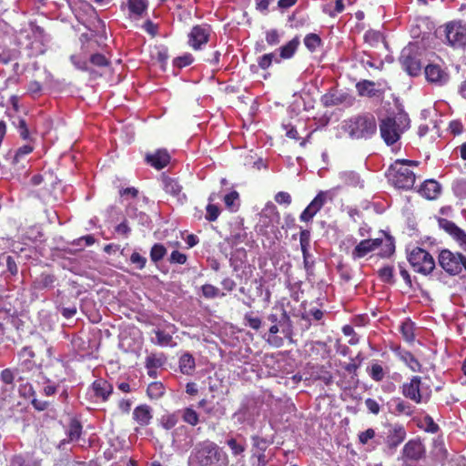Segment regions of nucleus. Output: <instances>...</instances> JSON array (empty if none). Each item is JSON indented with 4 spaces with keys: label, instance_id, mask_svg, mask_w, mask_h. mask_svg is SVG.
Masks as SVG:
<instances>
[{
    "label": "nucleus",
    "instance_id": "obj_1",
    "mask_svg": "<svg viewBox=\"0 0 466 466\" xmlns=\"http://www.w3.org/2000/svg\"><path fill=\"white\" fill-rule=\"evenodd\" d=\"M188 466H228V457L223 449L210 440L197 442L188 456Z\"/></svg>",
    "mask_w": 466,
    "mask_h": 466
},
{
    "label": "nucleus",
    "instance_id": "obj_2",
    "mask_svg": "<svg viewBox=\"0 0 466 466\" xmlns=\"http://www.w3.org/2000/svg\"><path fill=\"white\" fill-rule=\"evenodd\" d=\"M417 165L418 163L412 160H396L388 169L387 177L389 181L399 189H411L415 183L416 176L409 167Z\"/></svg>",
    "mask_w": 466,
    "mask_h": 466
},
{
    "label": "nucleus",
    "instance_id": "obj_3",
    "mask_svg": "<svg viewBox=\"0 0 466 466\" xmlns=\"http://www.w3.org/2000/svg\"><path fill=\"white\" fill-rule=\"evenodd\" d=\"M346 130L352 138H370L377 132L376 118L370 112L354 116L346 121Z\"/></svg>",
    "mask_w": 466,
    "mask_h": 466
},
{
    "label": "nucleus",
    "instance_id": "obj_4",
    "mask_svg": "<svg viewBox=\"0 0 466 466\" xmlns=\"http://www.w3.org/2000/svg\"><path fill=\"white\" fill-rule=\"evenodd\" d=\"M79 40L81 43L80 52L71 55L70 61L78 70L87 72L90 69L87 58L94 53L103 51L105 46H101L96 36L93 35L82 34Z\"/></svg>",
    "mask_w": 466,
    "mask_h": 466
},
{
    "label": "nucleus",
    "instance_id": "obj_5",
    "mask_svg": "<svg viewBox=\"0 0 466 466\" xmlns=\"http://www.w3.org/2000/svg\"><path fill=\"white\" fill-rule=\"evenodd\" d=\"M439 265L451 276L459 275L462 269L466 270V257L460 252L442 249L438 257Z\"/></svg>",
    "mask_w": 466,
    "mask_h": 466
},
{
    "label": "nucleus",
    "instance_id": "obj_6",
    "mask_svg": "<svg viewBox=\"0 0 466 466\" xmlns=\"http://www.w3.org/2000/svg\"><path fill=\"white\" fill-rule=\"evenodd\" d=\"M408 260L414 271L428 275L435 268L433 257L425 249L416 247L408 255Z\"/></svg>",
    "mask_w": 466,
    "mask_h": 466
},
{
    "label": "nucleus",
    "instance_id": "obj_7",
    "mask_svg": "<svg viewBox=\"0 0 466 466\" xmlns=\"http://www.w3.org/2000/svg\"><path fill=\"white\" fill-rule=\"evenodd\" d=\"M421 385V377L412 376L409 381L402 383L400 390L405 399H408L416 404H420L422 402H428L431 398V391L424 394L422 392Z\"/></svg>",
    "mask_w": 466,
    "mask_h": 466
},
{
    "label": "nucleus",
    "instance_id": "obj_8",
    "mask_svg": "<svg viewBox=\"0 0 466 466\" xmlns=\"http://www.w3.org/2000/svg\"><path fill=\"white\" fill-rule=\"evenodd\" d=\"M380 132L384 142L390 146L400 138L402 129L394 117L388 116L380 121Z\"/></svg>",
    "mask_w": 466,
    "mask_h": 466
},
{
    "label": "nucleus",
    "instance_id": "obj_9",
    "mask_svg": "<svg viewBox=\"0 0 466 466\" xmlns=\"http://www.w3.org/2000/svg\"><path fill=\"white\" fill-rule=\"evenodd\" d=\"M426 457V447L420 438L408 441L401 451L402 461L418 462Z\"/></svg>",
    "mask_w": 466,
    "mask_h": 466
},
{
    "label": "nucleus",
    "instance_id": "obj_10",
    "mask_svg": "<svg viewBox=\"0 0 466 466\" xmlns=\"http://www.w3.org/2000/svg\"><path fill=\"white\" fill-rule=\"evenodd\" d=\"M445 34L451 46L460 48L466 46V25L461 22H450L446 25Z\"/></svg>",
    "mask_w": 466,
    "mask_h": 466
},
{
    "label": "nucleus",
    "instance_id": "obj_11",
    "mask_svg": "<svg viewBox=\"0 0 466 466\" xmlns=\"http://www.w3.org/2000/svg\"><path fill=\"white\" fill-rule=\"evenodd\" d=\"M386 82H374L368 79H363L356 84V90L360 96L367 97H379L384 95L386 88Z\"/></svg>",
    "mask_w": 466,
    "mask_h": 466
},
{
    "label": "nucleus",
    "instance_id": "obj_12",
    "mask_svg": "<svg viewBox=\"0 0 466 466\" xmlns=\"http://www.w3.org/2000/svg\"><path fill=\"white\" fill-rule=\"evenodd\" d=\"M210 36V27L207 25H194L188 34V46L194 50H199L206 45Z\"/></svg>",
    "mask_w": 466,
    "mask_h": 466
},
{
    "label": "nucleus",
    "instance_id": "obj_13",
    "mask_svg": "<svg viewBox=\"0 0 466 466\" xmlns=\"http://www.w3.org/2000/svg\"><path fill=\"white\" fill-rule=\"evenodd\" d=\"M440 228L448 233L459 245V247L466 252V232L459 228L454 222L444 218H438Z\"/></svg>",
    "mask_w": 466,
    "mask_h": 466
},
{
    "label": "nucleus",
    "instance_id": "obj_14",
    "mask_svg": "<svg viewBox=\"0 0 466 466\" xmlns=\"http://www.w3.org/2000/svg\"><path fill=\"white\" fill-rule=\"evenodd\" d=\"M407 432L403 425L395 423L390 424L384 439L389 451H395L406 439Z\"/></svg>",
    "mask_w": 466,
    "mask_h": 466
},
{
    "label": "nucleus",
    "instance_id": "obj_15",
    "mask_svg": "<svg viewBox=\"0 0 466 466\" xmlns=\"http://www.w3.org/2000/svg\"><path fill=\"white\" fill-rule=\"evenodd\" d=\"M162 184L165 192L176 198L179 204H183L187 200V196L183 192V187L177 178L163 177Z\"/></svg>",
    "mask_w": 466,
    "mask_h": 466
},
{
    "label": "nucleus",
    "instance_id": "obj_16",
    "mask_svg": "<svg viewBox=\"0 0 466 466\" xmlns=\"http://www.w3.org/2000/svg\"><path fill=\"white\" fill-rule=\"evenodd\" d=\"M380 245H382V238L363 239L354 248L351 256L354 259L364 258Z\"/></svg>",
    "mask_w": 466,
    "mask_h": 466
},
{
    "label": "nucleus",
    "instance_id": "obj_17",
    "mask_svg": "<svg viewBox=\"0 0 466 466\" xmlns=\"http://www.w3.org/2000/svg\"><path fill=\"white\" fill-rule=\"evenodd\" d=\"M170 158L167 149H157L154 153L147 154L145 160L154 168L160 170L169 164Z\"/></svg>",
    "mask_w": 466,
    "mask_h": 466
},
{
    "label": "nucleus",
    "instance_id": "obj_18",
    "mask_svg": "<svg viewBox=\"0 0 466 466\" xmlns=\"http://www.w3.org/2000/svg\"><path fill=\"white\" fill-rule=\"evenodd\" d=\"M426 79L431 83L440 86L446 84L449 80V75L440 66L430 64L424 70Z\"/></svg>",
    "mask_w": 466,
    "mask_h": 466
},
{
    "label": "nucleus",
    "instance_id": "obj_19",
    "mask_svg": "<svg viewBox=\"0 0 466 466\" xmlns=\"http://www.w3.org/2000/svg\"><path fill=\"white\" fill-rule=\"evenodd\" d=\"M147 6V0H127V3H122L120 8L122 11L127 8L130 18L139 19L146 13Z\"/></svg>",
    "mask_w": 466,
    "mask_h": 466
},
{
    "label": "nucleus",
    "instance_id": "obj_20",
    "mask_svg": "<svg viewBox=\"0 0 466 466\" xmlns=\"http://www.w3.org/2000/svg\"><path fill=\"white\" fill-rule=\"evenodd\" d=\"M400 63L403 69L411 76H417L421 72L420 60L413 55L402 53Z\"/></svg>",
    "mask_w": 466,
    "mask_h": 466
},
{
    "label": "nucleus",
    "instance_id": "obj_21",
    "mask_svg": "<svg viewBox=\"0 0 466 466\" xmlns=\"http://www.w3.org/2000/svg\"><path fill=\"white\" fill-rule=\"evenodd\" d=\"M133 419L141 427L149 425L153 419L152 408L147 404L137 406L133 410Z\"/></svg>",
    "mask_w": 466,
    "mask_h": 466
},
{
    "label": "nucleus",
    "instance_id": "obj_22",
    "mask_svg": "<svg viewBox=\"0 0 466 466\" xmlns=\"http://www.w3.org/2000/svg\"><path fill=\"white\" fill-rule=\"evenodd\" d=\"M441 185L434 179L425 180L420 189L419 193L425 198L429 200H435L441 195Z\"/></svg>",
    "mask_w": 466,
    "mask_h": 466
},
{
    "label": "nucleus",
    "instance_id": "obj_23",
    "mask_svg": "<svg viewBox=\"0 0 466 466\" xmlns=\"http://www.w3.org/2000/svg\"><path fill=\"white\" fill-rule=\"evenodd\" d=\"M91 388L95 396L101 399L102 401H106L113 393V386L104 379L96 380L92 383Z\"/></svg>",
    "mask_w": 466,
    "mask_h": 466
},
{
    "label": "nucleus",
    "instance_id": "obj_24",
    "mask_svg": "<svg viewBox=\"0 0 466 466\" xmlns=\"http://www.w3.org/2000/svg\"><path fill=\"white\" fill-rule=\"evenodd\" d=\"M399 359L413 372H421L422 365L419 360L409 350H397Z\"/></svg>",
    "mask_w": 466,
    "mask_h": 466
},
{
    "label": "nucleus",
    "instance_id": "obj_25",
    "mask_svg": "<svg viewBox=\"0 0 466 466\" xmlns=\"http://www.w3.org/2000/svg\"><path fill=\"white\" fill-rule=\"evenodd\" d=\"M391 401L395 405L391 412L396 416L411 417L416 410V408L412 404L400 397L393 398Z\"/></svg>",
    "mask_w": 466,
    "mask_h": 466
},
{
    "label": "nucleus",
    "instance_id": "obj_26",
    "mask_svg": "<svg viewBox=\"0 0 466 466\" xmlns=\"http://www.w3.org/2000/svg\"><path fill=\"white\" fill-rule=\"evenodd\" d=\"M56 281L57 279L54 274L43 272L33 281V288L37 290L53 289Z\"/></svg>",
    "mask_w": 466,
    "mask_h": 466
},
{
    "label": "nucleus",
    "instance_id": "obj_27",
    "mask_svg": "<svg viewBox=\"0 0 466 466\" xmlns=\"http://www.w3.org/2000/svg\"><path fill=\"white\" fill-rule=\"evenodd\" d=\"M335 195L331 190H321L309 205L318 213L327 201H332Z\"/></svg>",
    "mask_w": 466,
    "mask_h": 466
},
{
    "label": "nucleus",
    "instance_id": "obj_28",
    "mask_svg": "<svg viewBox=\"0 0 466 466\" xmlns=\"http://www.w3.org/2000/svg\"><path fill=\"white\" fill-rule=\"evenodd\" d=\"M300 44L299 37L295 36L287 44L279 47V57L281 59H290L296 54Z\"/></svg>",
    "mask_w": 466,
    "mask_h": 466
},
{
    "label": "nucleus",
    "instance_id": "obj_29",
    "mask_svg": "<svg viewBox=\"0 0 466 466\" xmlns=\"http://www.w3.org/2000/svg\"><path fill=\"white\" fill-rule=\"evenodd\" d=\"M252 441V447L253 450L258 452V461H265V455L264 452L268 449V447L270 445V441L263 437H260L258 435H254L251 437Z\"/></svg>",
    "mask_w": 466,
    "mask_h": 466
},
{
    "label": "nucleus",
    "instance_id": "obj_30",
    "mask_svg": "<svg viewBox=\"0 0 466 466\" xmlns=\"http://www.w3.org/2000/svg\"><path fill=\"white\" fill-rule=\"evenodd\" d=\"M179 370L185 375H192L196 369L195 358L188 352L179 358Z\"/></svg>",
    "mask_w": 466,
    "mask_h": 466
},
{
    "label": "nucleus",
    "instance_id": "obj_31",
    "mask_svg": "<svg viewBox=\"0 0 466 466\" xmlns=\"http://www.w3.org/2000/svg\"><path fill=\"white\" fill-rule=\"evenodd\" d=\"M20 52L17 49L10 48L5 45L0 44V63L7 65L10 62L16 60Z\"/></svg>",
    "mask_w": 466,
    "mask_h": 466
},
{
    "label": "nucleus",
    "instance_id": "obj_32",
    "mask_svg": "<svg viewBox=\"0 0 466 466\" xmlns=\"http://www.w3.org/2000/svg\"><path fill=\"white\" fill-rule=\"evenodd\" d=\"M83 426L79 420L73 418L70 420L67 429L69 441H76L80 439Z\"/></svg>",
    "mask_w": 466,
    "mask_h": 466
},
{
    "label": "nucleus",
    "instance_id": "obj_33",
    "mask_svg": "<svg viewBox=\"0 0 466 466\" xmlns=\"http://www.w3.org/2000/svg\"><path fill=\"white\" fill-rule=\"evenodd\" d=\"M315 380L323 381L326 385L333 382V376L328 367L324 365L317 366L313 371Z\"/></svg>",
    "mask_w": 466,
    "mask_h": 466
},
{
    "label": "nucleus",
    "instance_id": "obj_34",
    "mask_svg": "<svg viewBox=\"0 0 466 466\" xmlns=\"http://www.w3.org/2000/svg\"><path fill=\"white\" fill-rule=\"evenodd\" d=\"M310 242V231L302 229L299 233V244L303 255V263L305 268H308L307 256L309 255V248Z\"/></svg>",
    "mask_w": 466,
    "mask_h": 466
},
{
    "label": "nucleus",
    "instance_id": "obj_35",
    "mask_svg": "<svg viewBox=\"0 0 466 466\" xmlns=\"http://www.w3.org/2000/svg\"><path fill=\"white\" fill-rule=\"evenodd\" d=\"M147 394L150 400H158L165 394V387L160 381H153L148 384Z\"/></svg>",
    "mask_w": 466,
    "mask_h": 466
},
{
    "label": "nucleus",
    "instance_id": "obj_36",
    "mask_svg": "<svg viewBox=\"0 0 466 466\" xmlns=\"http://www.w3.org/2000/svg\"><path fill=\"white\" fill-rule=\"evenodd\" d=\"M304 45L307 49L313 53L316 52L319 47L322 45L320 36L314 33H309L304 37Z\"/></svg>",
    "mask_w": 466,
    "mask_h": 466
},
{
    "label": "nucleus",
    "instance_id": "obj_37",
    "mask_svg": "<svg viewBox=\"0 0 466 466\" xmlns=\"http://www.w3.org/2000/svg\"><path fill=\"white\" fill-rule=\"evenodd\" d=\"M400 330L407 342H412L415 339L414 323L411 320H404L400 327Z\"/></svg>",
    "mask_w": 466,
    "mask_h": 466
},
{
    "label": "nucleus",
    "instance_id": "obj_38",
    "mask_svg": "<svg viewBox=\"0 0 466 466\" xmlns=\"http://www.w3.org/2000/svg\"><path fill=\"white\" fill-rule=\"evenodd\" d=\"M88 65L91 64L96 67H106L110 65V60L101 51L94 53L87 58Z\"/></svg>",
    "mask_w": 466,
    "mask_h": 466
},
{
    "label": "nucleus",
    "instance_id": "obj_39",
    "mask_svg": "<svg viewBox=\"0 0 466 466\" xmlns=\"http://www.w3.org/2000/svg\"><path fill=\"white\" fill-rule=\"evenodd\" d=\"M417 426L429 433H436L440 431L439 425L434 421L431 416L426 415L423 420L417 424Z\"/></svg>",
    "mask_w": 466,
    "mask_h": 466
},
{
    "label": "nucleus",
    "instance_id": "obj_40",
    "mask_svg": "<svg viewBox=\"0 0 466 466\" xmlns=\"http://www.w3.org/2000/svg\"><path fill=\"white\" fill-rule=\"evenodd\" d=\"M269 337L267 339L268 343L274 348H280L284 344V339L281 337L277 336V333L279 331V326L277 324H273L269 328Z\"/></svg>",
    "mask_w": 466,
    "mask_h": 466
},
{
    "label": "nucleus",
    "instance_id": "obj_41",
    "mask_svg": "<svg viewBox=\"0 0 466 466\" xmlns=\"http://www.w3.org/2000/svg\"><path fill=\"white\" fill-rule=\"evenodd\" d=\"M165 357L163 354H155L152 353L146 358L145 366L147 369H158L162 367L165 363Z\"/></svg>",
    "mask_w": 466,
    "mask_h": 466
},
{
    "label": "nucleus",
    "instance_id": "obj_42",
    "mask_svg": "<svg viewBox=\"0 0 466 466\" xmlns=\"http://www.w3.org/2000/svg\"><path fill=\"white\" fill-rule=\"evenodd\" d=\"M227 445L231 451L232 455L238 456L246 451L245 441H238L236 438L227 440Z\"/></svg>",
    "mask_w": 466,
    "mask_h": 466
},
{
    "label": "nucleus",
    "instance_id": "obj_43",
    "mask_svg": "<svg viewBox=\"0 0 466 466\" xmlns=\"http://www.w3.org/2000/svg\"><path fill=\"white\" fill-rule=\"evenodd\" d=\"M167 254V248L165 246L161 243H156L152 246L150 249V259L154 263H157L161 259L164 258V257Z\"/></svg>",
    "mask_w": 466,
    "mask_h": 466
},
{
    "label": "nucleus",
    "instance_id": "obj_44",
    "mask_svg": "<svg viewBox=\"0 0 466 466\" xmlns=\"http://www.w3.org/2000/svg\"><path fill=\"white\" fill-rule=\"evenodd\" d=\"M182 420L191 426H196L199 422V416L194 409L188 407L183 410Z\"/></svg>",
    "mask_w": 466,
    "mask_h": 466
},
{
    "label": "nucleus",
    "instance_id": "obj_45",
    "mask_svg": "<svg viewBox=\"0 0 466 466\" xmlns=\"http://www.w3.org/2000/svg\"><path fill=\"white\" fill-rule=\"evenodd\" d=\"M27 51L28 57H36L45 53V48L41 41H34L30 45L24 46Z\"/></svg>",
    "mask_w": 466,
    "mask_h": 466
},
{
    "label": "nucleus",
    "instance_id": "obj_46",
    "mask_svg": "<svg viewBox=\"0 0 466 466\" xmlns=\"http://www.w3.org/2000/svg\"><path fill=\"white\" fill-rule=\"evenodd\" d=\"M381 250H380V257L382 258H389L390 257L394 251H395V245L392 238L387 237L385 240L382 239V245H380Z\"/></svg>",
    "mask_w": 466,
    "mask_h": 466
},
{
    "label": "nucleus",
    "instance_id": "obj_47",
    "mask_svg": "<svg viewBox=\"0 0 466 466\" xmlns=\"http://www.w3.org/2000/svg\"><path fill=\"white\" fill-rule=\"evenodd\" d=\"M244 324L254 330H258L261 328L262 320L258 317L253 316L251 312L246 313L244 316Z\"/></svg>",
    "mask_w": 466,
    "mask_h": 466
},
{
    "label": "nucleus",
    "instance_id": "obj_48",
    "mask_svg": "<svg viewBox=\"0 0 466 466\" xmlns=\"http://www.w3.org/2000/svg\"><path fill=\"white\" fill-rule=\"evenodd\" d=\"M178 421V418L175 413L167 414L161 417L160 425L165 430H171L174 428Z\"/></svg>",
    "mask_w": 466,
    "mask_h": 466
},
{
    "label": "nucleus",
    "instance_id": "obj_49",
    "mask_svg": "<svg viewBox=\"0 0 466 466\" xmlns=\"http://www.w3.org/2000/svg\"><path fill=\"white\" fill-rule=\"evenodd\" d=\"M194 61V58L191 54H185L181 56H177L173 60V66L177 68H183L189 65H191Z\"/></svg>",
    "mask_w": 466,
    "mask_h": 466
},
{
    "label": "nucleus",
    "instance_id": "obj_50",
    "mask_svg": "<svg viewBox=\"0 0 466 466\" xmlns=\"http://www.w3.org/2000/svg\"><path fill=\"white\" fill-rule=\"evenodd\" d=\"M31 395L33 396V399L31 400V404L35 410L44 411L49 408L51 403L47 400H38L37 398H35V392L32 388H31Z\"/></svg>",
    "mask_w": 466,
    "mask_h": 466
},
{
    "label": "nucleus",
    "instance_id": "obj_51",
    "mask_svg": "<svg viewBox=\"0 0 466 466\" xmlns=\"http://www.w3.org/2000/svg\"><path fill=\"white\" fill-rule=\"evenodd\" d=\"M375 437L376 431L372 428H369L366 431H361L358 434V440L361 445H367Z\"/></svg>",
    "mask_w": 466,
    "mask_h": 466
},
{
    "label": "nucleus",
    "instance_id": "obj_52",
    "mask_svg": "<svg viewBox=\"0 0 466 466\" xmlns=\"http://www.w3.org/2000/svg\"><path fill=\"white\" fill-rule=\"evenodd\" d=\"M379 277L381 281L386 283L393 282V268L390 266H385L379 269Z\"/></svg>",
    "mask_w": 466,
    "mask_h": 466
},
{
    "label": "nucleus",
    "instance_id": "obj_53",
    "mask_svg": "<svg viewBox=\"0 0 466 466\" xmlns=\"http://www.w3.org/2000/svg\"><path fill=\"white\" fill-rule=\"evenodd\" d=\"M157 337V344L159 346H168L172 342V336L163 330L157 329L154 331Z\"/></svg>",
    "mask_w": 466,
    "mask_h": 466
},
{
    "label": "nucleus",
    "instance_id": "obj_54",
    "mask_svg": "<svg viewBox=\"0 0 466 466\" xmlns=\"http://www.w3.org/2000/svg\"><path fill=\"white\" fill-rule=\"evenodd\" d=\"M266 42L268 45L274 46L279 44L280 35L277 29L268 30L265 34Z\"/></svg>",
    "mask_w": 466,
    "mask_h": 466
},
{
    "label": "nucleus",
    "instance_id": "obj_55",
    "mask_svg": "<svg viewBox=\"0 0 466 466\" xmlns=\"http://www.w3.org/2000/svg\"><path fill=\"white\" fill-rule=\"evenodd\" d=\"M206 219L209 222L216 221L220 214V209L217 205L208 204L206 208Z\"/></svg>",
    "mask_w": 466,
    "mask_h": 466
},
{
    "label": "nucleus",
    "instance_id": "obj_56",
    "mask_svg": "<svg viewBox=\"0 0 466 466\" xmlns=\"http://www.w3.org/2000/svg\"><path fill=\"white\" fill-rule=\"evenodd\" d=\"M18 356L20 360H23L24 363H31L33 359L35 357L32 347L25 346L19 351Z\"/></svg>",
    "mask_w": 466,
    "mask_h": 466
},
{
    "label": "nucleus",
    "instance_id": "obj_57",
    "mask_svg": "<svg viewBox=\"0 0 466 466\" xmlns=\"http://www.w3.org/2000/svg\"><path fill=\"white\" fill-rule=\"evenodd\" d=\"M33 150H34V147L30 146V145H24V146L20 147L15 151V154L13 158V164H17L23 157L32 153Z\"/></svg>",
    "mask_w": 466,
    "mask_h": 466
},
{
    "label": "nucleus",
    "instance_id": "obj_58",
    "mask_svg": "<svg viewBox=\"0 0 466 466\" xmlns=\"http://www.w3.org/2000/svg\"><path fill=\"white\" fill-rule=\"evenodd\" d=\"M452 190L456 196L466 198V180L458 179L452 184Z\"/></svg>",
    "mask_w": 466,
    "mask_h": 466
},
{
    "label": "nucleus",
    "instance_id": "obj_59",
    "mask_svg": "<svg viewBox=\"0 0 466 466\" xmlns=\"http://www.w3.org/2000/svg\"><path fill=\"white\" fill-rule=\"evenodd\" d=\"M370 376L375 381H381L384 379V370L381 365L375 363L371 366Z\"/></svg>",
    "mask_w": 466,
    "mask_h": 466
},
{
    "label": "nucleus",
    "instance_id": "obj_60",
    "mask_svg": "<svg viewBox=\"0 0 466 466\" xmlns=\"http://www.w3.org/2000/svg\"><path fill=\"white\" fill-rule=\"evenodd\" d=\"M246 236L247 235L245 233L237 232L228 237L226 238V241L231 248H234L237 247L238 244L244 242Z\"/></svg>",
    "mask_w": 466,
    "mask_h": 466
},
{
    "label": "nucleus",
    "instance_id": "obj_61",
    "mask_svg": "<svg viewBox=\"0 0 466 466\" xmlns=\"http://www.w3.org/2000/svg\"><path fill=\"white\" fill-rule=\"evenodd\" d=\"M187 256L184 253H181L178 250H174L171 252L168 261L170 264H179L183 265L187 262Z\"/></svg>",
    "mask_w": 466,
    "mask_h": 466
},
{
    "label": "nucleus",
    "instance_id": "obj_62",
    "mask_svg": "<svg viewBox=\"0 0 466 466\" xmlns=\"http://www.w3.org/2000/svg\"><path fill=\"white\" fill-rule=\"evenodd\" d=\"M381 39V34L375 30H369L364 35V40L370 46L378 44Z\"/></svg>",
    "mask_w": 466,
    "mask_h": 466
},
{
    "label": "nucleus",
    "instance_id": "obj_63",
    "mask_svg": "<svg viewBox=\"0 0 466 466\" xmlns=\"http://www.w3.org/2000/svg\"><path fill=\"white\" fill-rule=\"evenodd\" d=\"M342 102L343 101H341V99H339L334 94H326L321 98V103L326 107L338 106V105L341 104Z\"/></svg>",
    "mask_w": 466,
    "mask_h": 466
},
{
    "label": "nucleus",
    "instance_id": "obj_64",
    "mask_svg": "<svg viewBox=\"0 0 466 466\" xmlns=\"http://www.w3.org/2000/svg\"><path fill=\"white\" fill-rule=\"evenodd\" d=\"M202 294L207 299H214L218 296V289L211 284H205L201 287Z\"/></svg>",
    "mask_w": 466,
    "mask_h": 466
}]
</instances>
